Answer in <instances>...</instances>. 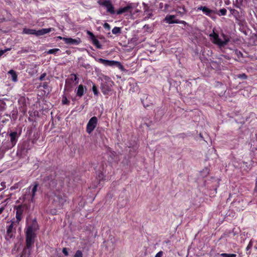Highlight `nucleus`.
<instances>
[{
  "label": "nucleus",
  "instance_id": "3",
  "mask_svg": "<svg viewBox=\"0 0 257 257\" xmlns=\"http://www.w3.org/2000/svg\"><path fill=\"white\" fill-rule=\"evenodd\" d=\"M51 31L52 28H43L39 30L24 28L23 31V33L28 35H34L36 36H40L50 33Z\"/></svg>",
  "mask_w": 257,
  "mask_h": 257
},
{
  "label": "nucleus",
  "instance_id": "10",
  "mask_svg": "<svg viewBox=\"0 0 257 257\" xmlns=\"http://www.w3.org/2000/svg\"><path fill=\"white\" fill-rule=\"evenodd\" d=\"M64 39L65 43L70 45H78L81 42L80 39L79 38L76 39L66 38V39Z\"/></svg>",
  "mask_w": 257,
  "mask_h": 257
},
{
  "label": "nucleus",
  "instance_id": "1",
  "mask_svg": "<svg viewBox=\"0 0 257 257\" xmlns=\"http://www.w3.org/2000/svg\"><path fill=\"white\" fill-rule=\"evenodd\" d=\"M98 80L100 81V89L104 95H110L113 92V86L114 85L110 78L103 74L98 75Z\"/></svg>",
  "mask_w": 257,
  "mask_h": 257
},
{
  "label": "nucleus",
  "instance_id": "35",
  "mask_svg": "<svg viewBox=\"0 0 257 257\" xmlns=\"http://www.w3.org/2000/svg\"><path fill=\"white\" fill-rule=\"evenodd\" d=\"M103 27L105 29H110V25L108 24V23H104V24L103 25Z\"/></svg>",
  "mask_w": 257,
  "mask_h": 257
},
{
  "label": "nucleus",
  "instance_id": "17",
  "mask_svg": "<svg viewBox=\"0 0 257 257\" xmlns=\"http://www.w3.org/2000/svg\"><path fill=\"white\" fill-rule=\"evenodd\" d=\"M8 74L10 75V79L14 82H16L18 81L17 75L16 72L13 70L9 71Z\"/></svg>",
  "mask_w": 257,
  "mask_h": 257
},
{
  "label": "nucleus",
  "instance_id": "23",
  "mask_svg": "<svg viewBox=\"0 0 257 257\" xmlns=\"http://www.w3.org/2000/svg\"><path fill=\"white\" fill-rule=\"evenodd\" d=\"M112 33L113 34H117L120 33V28L116 27H114L112 30Z\"/></svg>",
  "mask_w": 257,
  "mask_h": 257
},
{
  "label": "nucleus",
  "instance_id": "42",
  "mask_svg": "<svg viewBox=\"0 0 257 257\" xmlns=\"http://www.w3.org/2000/svg\"><path fill=\"white\" fill-rule=\"evenodd\" d=\"M251 246V244L250 242H249V243L248 244L247 247V249H248L249 248H250Z\"/></svg>",
  "mask_w": 257,
  "mask_h": 257
},
{
  "label": "nucleus",
  "instance_id": "19",
  "mask_svg": "<svg viewBox=\"0 0 257 257\" xmlns=\"http://www.w3.org/2000/svg\"><path fill=\"white\" fill-rule=\"evenodd\" d=\"M98 63H107L106 64H120L119 62H114V61H108L104 59H99L98 61H97Z\"/></svg>",
  "mask_w": 257,
  "mask_h": 257
},
{
  "label": "nucleus",
  "instance_id": "40",
  "mask_svg": "<svg viewBox=\"0 0 257 257\" xmlns=\"http://www.w3.org/2000/svg\"><path fill=\"white\" fill-rule=\"evenodd\" d=\"M4 210V207H2L0 208V214H1Z\"/></svg>",
  "mask_w": 257,
  "mask_h": 257
},
{
  "label": "nucleus",
  "instance_id": "38",
  "mask_svg": "<svg viewBox=\"0 0 257 257\" xmlns=\"http://www.w3.org/2000/svg\"><path fill=\"white\" fill-rule=\"evenodd\" d=\"M58 38L60 39V40H62L64 42V39H66V38H65V37H61V36H58Z\"/></svg>",
  "mask_w": 257,
  "mask_h": 257
},
{
  "label": "nucleus",
  "instance_id": "22",
  "mask_svg": "<svg viewBox=\"0 0 257 257\" xmlns=\"http://www.w3.org/2000/svg\"><path fill=\"white\" fill-rule=\"evenodd\" d=\"M70 79L74 82H75V84H76L78 83V79L75 74H71L70 76Z\"/></svg>",
  "mask_w": 257,
  "mask_h": 257
},
{
  "label": "nucleus",
  "instance_id": "6",
  "mask_svg": "<svg viewBox=\"0 0 257 257\" xmlns=\"http://www.w3.org/2000/svg\"><path fill=\"white\" fill-rule=\"evenodd\" d=\"M97 118L96 116H93L88 121L86 125V132L90 134L95 129L97 123Z\"/></svg>",
  "mask_w": 257,
  "mask_h": 257
},
{
  "label": "nucleus",
  "instance_id": "32",
  "mask_svg": "<svg viewBox=\"0 0 257 257\" xmlns=\"http://www.w3.org/2000/svg\"><path fill=\"white\" fill-rule=\"evenodd\" d=\"M62 252L66 256L68 255V252L66 248H64L62 250Z\"/></svg>",
  "mask_w": 257,
  "mask_h": 257
},
{
  "label": "nucleus",
  "instance_id": "14",
  "mask_svg": "<svg viewBox=\"0 0 257 257\" xmlns=\"http://www.w3.org/2000/svg\"><path fill=\"white\" fill-rule=\"evenodd\" d=\"M38 185L37 183H35L29 187V189H31L32 191V198L31 201L33 202L34 200V197L35 196L36 192L37 191Z\"/></svg>",
  "mask_w": 257,
  "mask_h": 257
},
{
  "label": "nucleus",
  "instance_id": "29",
  "mask_svg": "<svg viewBox=\"0 0 257 257\" xmlns=\"http://www.w3.org/2000/svg\"><path fill=\"white\" fill-rule=\"evenodd\" d=\"M62 102L63 104H68L69 102L67 97L64 96L62 98Z\"/></svg>",
  "mask_w": 257,
  "mask_h": 257
},
{
  "label": "nucleus",
  "instance_id": "28",
  "mask_svg": "<svg viewBox=\"0 0 257 257\" xmlns=\"http://www.w3.org/2000/svg\"><path fill=\"white\" fill-rule=\"evenodd\" d=\"M13 222L11 223V224L8 226L7 231L9 233L11 232H13Z\"/></svg>",
  "mask_w": 257,
  "mask_h": 257
},
{
  "label": "nucleus",
  "instance_id": "21",
  "mask_svg": "<svg viewBox=\"0 0 257 257\" xmlns=\"http://www.w3.org/2000/svg\"><path fill=\"white\" fill-rule=\"evenodd\" d=\"M236 255L234 253H223L218 255V257H236Z\"/></svg>",
  "mask_w": 257,
  "mask_h": 257
},
{
  "label": "nucleus",
  "instance_id": "27",
  "mask_svg": "<svg viewBox=\"0 0 257 257\" xmlns=\"http://www.w3.org/2000/svg\"><path fill=\"white\" fill-rule=\"evenodd\" d=\"M73 257H82V251L79 250L76 251Z\"/></svg>",
  "mask_w": 257,
  "mask_h": 257
},
{
  "label": "nucleus",
  "instance_id": "9",
  "mask_svg": "<svg viewBox=\"0 0 257 257\" xmlns=\"http://www.w3.org/2000/svg\"><path fill=\"white\" fill-rule=\"evenodd\" d=\"M87 35L90 37V38L93 43V44L98 49H101L102 48L101 45L100 44L98 40L95 38V36L93 35V34L89 31H87Z\"/></svg>",
  "mask_w": 257,
  "mask_h": 257
},
{
  "label": "nucleus",
  "instance_id": "41",
  "mask_svg": "<svg viewBox=\"0 0 257 257\" xmlns=\"http://www.w3.org/2000/svg\"><path fill=\"white\" fill-rule=\"evenodd\" d=\"M1 185L4 188V187H5V182H2L1 183Z\"/></svg>",
  "mask_w": 257,
  "mask_h": 257
},
{
  "label": "nucleus",
  "instance_id": "5",
  "mask_svg": "<svg viewBox=\"0 0 257 257\" xmlns=\"http://www.w3.org/2000/svg\"><path fill=\"white\" fill-rule=\"evenodd\" d=\"M98 4L99 5L105 8L107 10V12L110 14H114L115 13L114 7L110 1L99 0L98 1Z\"/></svg>",
  "mask_w": 257,
  "mask_h": 257
},
{
  "label": "nucleus",
  "instance_id": "26",
  "mask_svg": "<svg viewBox=\"0 0 257 257\" xmlns=\"http://www.w3.org/2000/svg\"><path fill=\"white\" fill-rule=\"evenodd\" d=\"M226 14V10L224 8L221 9L219 10L218 15L219 16H225Z\"/></svg>",
  "mask_w": 257,
  "mask_h": 257
},
{
  "label": "nucleus",
  "instance_id": "43",
  "mask_svg": "<svg viewBox=\"0 0 257 257\" xmlns=\"http://www.w3.org/2000/svg\"><path fill=\"white\" fill-rule=\"evenodd\" d=\"M255 185H256V187H257V179H256V180Z\"/></svg>",
  "mask_w": 257,
  "mask_h": 257
},
{
  "label": "nucleus",
  "instance_id": "16",
  "mask_svg": "<svg viewBox=\"0 0 257 257\" xmlns=\"http://www.w3.org/2000/svg\"><path fill=\"white\" fill-rule=\"evenodd\" d=\"M10 137L11 139V142L12 143V145L13 146L16 145L17 142V133L16 132H14L11 133L10 134Z\"/></svg>",
  "mask_w": 257,
  "mask_h": 257
},
{
  "label": "nucleus",
  "instance_id": "13",
  "mask_svg": "<svg viewBox=\"0 0 257 257\" xmlns=\"http://www.w3.org/2000/svg\"><path fill=\"white\" fill-rule=\"evenodd\" d=\"M86 89L81 84L79 85L76 90L77 96L81 97H82L84 92L86 91Z\"/></svg>",
  "mask_w": 257,
  "mask_h": 257
},
{
  "label": "nucleus",
  "instance_id": "15",
  "mask_svg": "<svg viewBox=\"0 0 257 257\" xmlns=\"http://www.w3.org/2000/svg\"><path fill=\"white\" fill-rule=\"evenodd\" d=\"M197 10H201L203 12L204 14H205V15H206L207 16L210 15L213 13L212 10L209 9V8H208L206 7L201 6V7H198Z\"/></svg>",
  "mask_w": 257,
  "mask_h": 257
},
{
  "label": "nucleus",
  "instance_id": "20",
  "mask_svg": "<svg viewBox=\"0 0 257 257\" xmlns=\"http://www.w3.org/2000/svg\"><path fill=\"white\" fill-rule=\"evenodd\" d=\"M230 11L231 15L234 16L235 18H237L238 16V12L234 9H232L231 8H228Z\"/></svg>",
  "mask_w": 257,
  "mask_h": 257
},
{
  "label": "nucleus",
  "instance_id": "31",
  "mask_svg": "<svg viewBox=\"0 0 257 257\" xmlns=\"http://www.w3.org/2000/svg\"><path fill=\"white\" fill-rule=\"evenodd\" d=\"M10 50V49H6L5 50H0V57L2 56L5 52Z\"/></svg>",
  "mask_w": 257,
  "mask_h": 257
},
{
  "label": "nucleus",
  "instance_id": "39",
  "mask_svg": "<svg viewBox=\"0 0 257 257\" xmlns=\"http://www.w3.org/2000/svg\"><path fill=\"white\" fill-rule=\"evenodd\" d=\"M117 66L118 67V68L119 69H120L121 70H123V65H117Z\"/></svg>",
  "mask_w": 257,
  "mask_h": 257
},
{
  "label": "nucleus",
  "instance_id": "12",
  "mask_svg": "<svg viewBox=\"0 0 257 257\" xmlns=\"http://www.w3.org/2000/svg\"><path fill=\"white\" fill-rule=\"evenodd\" d=\"M16 219L17 221L19 222L22 219V215L23 213L24 207L22 205H18L16 207Z\"/></svg>",
  "mask_w": 257,
  "mask_h": 257
},
{
  "label": "nucleus",
  "instance_id": "11",
  "mask_svg": "<svg viewBox=\"0 0 257 257\" xmlns=\"http://www.w3.org/2000/svg\"><path fill=\"white\" fill-rule=\"evenodd\" d=\"M178 19L177 16L172 15H167L165 18L164 21L168 24H176Z\"/></svg>",
  "mask_w": 257,
  "mask_h": 257
},
{
  "label": "nucleus",
  "instance_id": "8",
  "mask_svg": "<svg viewBox=\"0 0 257 257\" xmlns=\"http://www.w3.org/2000/svg\"><path fill=\"white\" fill-rule=\"evenodd\" d=\"M134 8V4L132 3L128 4L125 7L119 8L116 12L117 15H120L126 12H131V10Z\"/></svg>",
  "mask_w": 257,
  "mask_h": 257
},
{
  "label": "nucleus",
  "instance_id": "4",
  "mask_svg": "<svg viewBox=\"0 0 257 257\" xmlns=\"http://www.w3.org/2000/svg\"><path fill=\"white\" fill-rule=\"evenodd\" d=\"M209 36L211 41L213 43L217 44L219 46H223L224 45H226L229 41V38L224 36H223V40H221V39H220L219 38L218 35L217 33H215L214 30H213L212 33H210L209 35Z\"/></svg>",
  "mask_w": 257,
  "mask_h": 257
},
{
  "label": "nucleus",
  "instance_id": "2",
  "mask_svg": "<svg viewBox=\"0 0 257 257\" xmlns=\"http://www.w3.org/2000/svg\"><path fill=\"white\" fill-rule=\"evenodd\" d=\"M37 229L36 224L33 226H29L26 230V243L28 247H30L34 243V239L35 237V232Z\"/></svg>",
  "mask_w": 257,
  "mask_h": 257
},
{
  "label": "nucleus",
  "instance_id": "37",
  "mask_svg": "<svg viewBox=\"0 0 257 257\" xmlns=\"http://www.w3.org/2000/svg\"><path fill=\"white\" fill-rule=\"evenodd\" d=\"M45 76H46L45 73H43V74H42L41 75V76L40 77V80H43L44 78L45 77Z\"/></svg>",
  "mask_w": 257,
  "mask_h": 257
},
{
  "label": "nucleus",
  "instance_id": "24",
  "mask_svg": "<svg viewBox=\"0 0 257 257\" xmlns=\"http://www.w3.org/2000/svg\"><path fill=\"white\" fill-rule=\"evenodd\" d=\"M92 91L95 95L97 96L98 95L99 92L97 90V87L94 84L92 86Z\"/></svg>",
  "mask_w": 257,
  "mask_h": 257
},
{
  "label": "nucleus",
  "instance_id": "33",
  "mask_svg": "<svg viewBox=\"0 0 257 257\" xmlns=\"http://www.w3.org/2000/svg\"><path fill=\"white\" fill-rule=\"evenodd\" d=\"M176 24H182L184 25H186L187 24V23L184 21H181V20H177V22H176Z\"/></svg>",
  "mask_w": 257,
  "mask_h": 257
},
{
  "label": "nucleus",
  "instance_id": "18",
  "mask_svg": "<svg viewBox=\"0 0 257 257\" xmlns=\"http://www.w3.org/2000/svg\"><path fill=\"white\" fill-rule=\"evenodd\" d=\"M144 19H151L153 17L152 11L149 10L148 8H146L144 11Z\"/></svg>",
  "mask_w": 257,
  "mask_h": 257
},
{
  "label": "nucleus",
  "instance_id": "30",
  "mask_svg": "<svg viewBox=\"0 0 257 257\" xmlns=\"http://www.w3.org/2000/svg\"><path fill=\"white\" fill-rule=\"evenodd\" d=\"M59 51V49H50L48 51V54H55L56 52Z\"/></svg>",
  "mask_w": 257,
  "mask_h": 257
},
{
  "label": "nucleus",
  "instance_id": "7",
  "mask_svg": "<svg viewBox=\"0 0 257 257\" xmlns=\"http://www.w3.org/2000/svg\"><path fill=\"white\" fill-rule=\"evenodd\" d=\"M66 201V197L63 195L61 194L56 196L54 199V206L60 208Z\"/></svg>",
  "mask_w": 257,
  "mask_h": 257
},
{
  "label": "nucleus",
  "instance_id": "25",
  "mask_svg": "<svg viewBox=\"0 0 257 257\" xmlns=\"http://www.w3.org/2000/svg\"><path fill=\"white\" fill-rule=\"evenodd\" d=\"M13 237V232H10L9 233L7 231V234L6 235V239L7 240H9L11 238H12Z\"/></svg>",
  "mask_w": 257,
  "mask_h": 257
},
{
  "label": "nucleus",
  "instance_id": "34",
  "mask_svg": "<svg viewBox=\"0 0 257 257\" xmlns=\"http://www.w3.org/2000/svg\"><path fill=\"white\" fill-rule=\"evenodd\" d=\"M238 78L241 79H245L246 78V75L244 74H239L237 76Z\"/></svg>",
  "mask_w": 257,
  "mask_h": 257
},
{
  "label": "nucleus",
  "instance_id": "36",
  "mask_svg": "<svg viewBox=\"0 0 257 257\" xmlns=\"http://www.w3.org/2000/svg\"><path fill=\"white\" fill-rule=\"evenodd\" d=\"M162 255H163V252L161 251H159V252H158L156 254L155 257H162Z\"/></svg>",
  "mask_w": 257,
  "mask_h": 257
}]
</instances>
